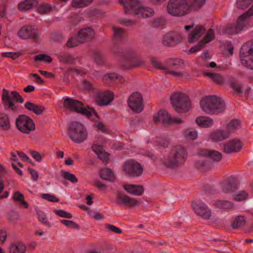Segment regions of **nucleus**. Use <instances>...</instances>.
Instances as JSON below:
<instances>
[{
    "instance_id": "obj_46",
    "label": "nucleus",
    "mask_w": 253,
    "mask_h": 253,
    "mask_svg": "<svg viewBox=\"0 0 253 253\" xmlns=\"http://www.w3.org/2000/svg\"><path fill=\"white\" fill-rule=\"evenodd\" d=\"M61 172L64 179L70 181L72 183H77L78 182V179L75 174L65 170H61Z\"/></svg>"
},
{
    "instance_id": "obj_11",
    "label": "nucleus",
    "mask_w": 253,
    "mask_h": 253,
    "mask_svg": "<svg viewBox=\"0 0 253 253\" xmlns=\"http://www.w3.org/2000/svg\"><path fill=\"white\" fill-rule=\"evenodd\" d=\"M153 121L155 124L161 122L165 126H167L173 123L180 124L183 122L179 118H171L170 115L166 111H160L158 112L157 116L154 117Z\"/></svg>"
},
{
    "instance_id": "obj_23",
    "label": "nucleus",
    "mask_w": 253,
    "mask_h": 253,
    "mask_svg": "<svg viewBox=\"0 0 253 253\" xmlns=\"http://www.w3.org/2000/svg\"><path fill=\"white\" fill-rule=\"evenodd\" d=\"M242 147V145L240 140H233L225 144L224 151L226 153H235L240 151Z\"/></svg>"
},
{
    "instance_id": "obj_5",
    "label": "nucleus",
    "mask_w": 253,
    "mask_h": 253,
    "mask_svg": "<svg viewBox=\"0 0 253 253\" xmlns=\"http://www.w3.org/2000/svg\"><path fill=\"white\" fill-rule=\"evenodd\" d=\"M190 6L186 0H169L167 5L168 12L173 16H182L187 14Z\"/></svg>"
},
{
    "instance_id": "obj_64",
    "label": "nucleus",
    "mask_w": 253,
    "mask_h": 253,
    "mask_svg": "<svg viewBox=\"0 0 253 253\" xmlns=\"http://www.w3.org/2000/svg\"><path fill=\"white\" fill-rule=\"evenodd\" d=\"M28 171L31 174L33 179L34 181H37L39 177V173L37 171L32 168H28Z\"/></svg>"
},
{
    "instance_id": "obj_2",
    "label": "nucleus",
    "mask_w": 253,
    "mask_h": 253,
    "mask_svg": "<svg viewBox=\"0 0 253 253\" xmlns=\"http://www.w3.org/2000/svg\"><path fill=\"white\" fill-rule=\"evenodd\" d=\"M200 106L204 112L210 114L223 113L225 109L224 102L215 95L203 97L200 101Z\"/></svg>"
},
{
    "instance_id": "obj_62",
    "label": "nucleus",
    "mask_w": 253,
    "mask_h": 253,
    "mask_svg": "<svg viewBox=\"0 0 253 253\" xmlns=\"http://www.w3.org/2000/svg\"><path fill=\"white\" fill-rule=\"evenodd\" d=\"M204 46V43L200 42L197 45L191 47L189 51L191 53H194L197 51L200 50Z\"/></svg>"
},
{
    "instance_id": "obj_59",
    "label": "nucleus",
    "mask_w": 253,
    "mask_h": 253,
    "mask_svg": "<svg viewBox=\"0 0 253 253\" xmlns=\"http://www.w3.org/2000/svg\"><path fill=\"white\" fill-rule=\"evenodd\" d=\"M47 57V58H48V62H52V58L50 56L47 55V54H39V55H37L35 56V60L36 61H43V60L44 59V58L45 57Z\"/></svg>"
},
{
    "instance_id": "obj_53",
    "label": "nucleus",
    "mask_w": 253,
    "mask_h": 253,
    "mask_svg": "<svg viewBox=\"0 0 253 253\" xmlns=\"http://www.w3.org/2000/svg\"><path fill=\"white\" fill-rule=\"evenodd\" d=\"M55 212L58 216L64 218H71L72 217V215L70 213L64 210H56L55 211Z\"/></svg>"
},
{
    "instance_id": "obj_47",
    "label": "nucleus",
    "mask_w": 253,
    "mask_h": 253,
    "mask_svg": "<svg viewBox=\"0 0 253 253\" xmlns=\"http://www.w3.org/2000/svg\"><path fill=\"white\" fill-rule=\"evenodd\" d=\"M241 125V122L238 119L232 120L227 125L228 130H233L238 129Z\"/></svg>"
},
{
    "instance_id": "obj_34",
    "label": "nucleus",
    "mask_w": 253,
    "mask_h": 253,
    "mask_svg": "<svg viewBox=\"0 0 253 253\" xmlns=\"http://www.w3.org/2000/svg\"><path fill=\"white\" fill-rule=\"evenodd\" d=\"M0 127L5 130L10 128L9 118L5 113H0Z\"/></svg>"
},
{
    "instance_id": "obj_25",
    "label": "nucleus",
    "mask_w": 253,
    "mask_h": 253,
    "mask_svg": "<svg viewBox=\"0 0 253 253\" xmlns=\"http://www.w3.org/2000/svg\"><path fill=\"white\" fill-rule=\"evenodd\" d=\"M92 149L98 156V158L102 161L104 165H106L109 160V154L105 152L103 148L100 145H93Z\"/></svg>"
},
{
    "instance_id": "obj_37",
    "label": "nucleus",
    "mask_w": 253,
    "mask_h": 253,
    "mask_svg": "<svg viewBox=\"0 0 253 253\" xmlns=\"http://www.w3.org/2000/svg\"><path fill=\"white\" fill-rule=\"evenodd\" d=\"M229 133L221 130H217L211 134V138L214 141H221L227 138Z\"/></svg>"
},
{
    "instance_id": "obj_49",
    "label": "nucleus",
    "mask_w": 253,
    "mask_h": 253,
    "mask_svg": "<svg viewBox=\"0 0 253 253\" xmlns=\"http://www.w3.org/2000/svg\"><path fill=\"white\" fill-rule=\"evenodd\" d=\"M94 61L98 64H100L103 62V55L99 51H94L92 55Z\"/></svg>"
},
{
    "instance_id": "obj_19",
    "label": "nucleus",
    "mask_w": 253,
    "mask_h": 253,
    "mask_svg": "<svg viewBox=\"0 0 253 253\" xmlns=\"http://www.w3.org/2000/svg\"><path fill=\"white\" fill-rule=\"evenodd\" d=\"M206 29L202 25H197L193 28L190 34L188 35V42L193 43L199 40L200 38L205 34Z\"/></svg>"
},
{
    "instance_id": "obj_8",
    "label": "nucleus",
    "mask_w": 253,
    "mask_h": 253,
    "mask_svg": "<svg viewBox=\"0 0 253 253\" xmlns=\"http://www.w3.org/2000/svg\"><path fill=\"white\" fill-rule=\"evenodd\" d=\"M240 54L242 64L253 70V42L243 45L240 49Z\"/></svg>"
},
{
    "instance_id": "obj_43",
    "label": "nucleus",
    "mask_w": 253,
    "mask_h": 253,
    "mask_svg": "<svg viewBox=\"0 0 253 253\" xmlns=\"http://www.w3.org/2000/svg\"><path fill=\"white\" fill-rule=\"evenodd\" d=\"M108 79H109L111 81H114L115 79H118L121 83H123V82L125 81L123 77L114 73L107 74L104 75L103 80L106 82Z\"/></svg>"
},
{
    "instance_id": "obj_33",
    "label": "nucleus",
    "mask_w": 253,
    "mask_h": 253,
    "mask_svg": "<svg viewBox=\"0 0 253 253\" xmlns=\"http://www.w3.org/2000/svg\"><path fill=\"white\" fill-rule=\"evenodd\" d=\"M196 123L203 127H208L212 125V120L210 118L206 116L198 117L196 120Z\"/></svg>"
},
{
    "instance_id": "obj_16",
    "label": "nucleus",
    "mask_w": 253,
    "mask_h": 253,
    "mask_svg": "<svg viewBox=\"0 0 253 253\" xmlns=\"http://www.w3.org/2000/svg\"><path fill=\"white\" fill-rule=\"evenodd\" d=\"M120 2L125 8V13L130 14H136L142 4L139 0H120Z\"/></svg>"
},
{
    "instance_id": "obj_26",
    "label": "nucleus",
    "mask_w": 253,
    "mask_h": 253,
    "mask_svg": "<svg viewBox=\"0 0 253 253\" xmlns=\"http://www.w3.org/2000/svg\"><path fill=\"white\" fill-rule=\"evenodd\" d=\"M126 191L132 195L140 196L144 192V187L142 185L128 184L124 186Z\"/></svg>"
},
{
    "instance_id": "obj_52",
    "label": "nucleus",
    "mask_w": 253,
    "mask_h": 253,
    "mask_svg": "<svg viewBox=\"0 0 253 253\" xmlns=\"http://www.w3.org/2000/svg\"><path fill=\"white\" fill-rule=\"evenodd\" d=\"M88 214L89 216L96 220L104 219L103 215L98 212L89 211H88Z\"/></svg>"
},
{
    "instance_id": "obj_48",
    "label": "nucleus",
    "mask_w": 253,
    "mask_h": 253,
    "mask_svg": "<svg viewBox=\"0 0 253 253\" xmlns=\"http://www.w3.org/2000/svg\"><path fill=\"white\" fill-rule=\"evenodd\" d=\"M151 62L153 66L157 69H159L162 70H167L168 69L167 64L165 65L161 62L158 61L155 58H152Z\"/></svg>"
},
{
    "instance_id": "obj_41",
    "label": "nucleus",
    "mask_w": 253,
    "mask_h": 253,
    "mask_svg": "<svg viewBox=\"0 0 253 253\" xmlns=\"http://www.w3.org/2000/svg\"><path fill=\"white\" fill-rule=\"evenodd\" d=\"M53 10V7L51 4L47 3H43L39 6L38 11L41 14H47Z\"/></svg>"
},
{
    "instance_id": "obj_29",
    "label": "nucleus",
    "mask_w": 253,
    "mask_h": 253,
    "mask_svg": "<svg viewBox=\"0 0 253 253\" xmlns=\"http://www.w3.org/2000/svg\"><path fill=\"white\" fill-rule=\"evenodd\" d=\"M57 56L59 61L63 63L73 64L75 61L73 55L67 52H61Z\"/></svg>"
},
{
    "instance_id": "obj_22",
    "label": "nucleus",
    "mask_w": 253,
    "mask_h": 253,
    "mask_svg": "<svg viewBox=\"0 0 253 253\" xmlns=\"http://www.w3.org/2000/svg\"><path fill=\"white\" fill-rule=\"evenodd\" d=\"M251 222H217L216 226L223 228L227 231L237 229H243L245 230V223Z\"/></svg>"
},
{
    "instance_id": "obj_18",
    "label": "nucleus",
    "mask_w": 253,
    "mask_h": 253,
    "mask_svg": "<svg viewBox=\"0 0 253 253\" xmlns=\"http://www.w3.org/2000/svg\"><path fill=\"white\" fill-rule=\"evenodd\" d=\"M118 202L120 205L132 208L139 204V202L136 199L130 198L125 195H119L117 197Z\"/></svg>"
},
{
    "instance_id": "obj_4",
    "label": "nucleus",
    "mask_w": 253,
    "mask_h": 253,
    "mask_svg": "<svg viewBox=\"0 0 253 253\" xmlns=\"http://www.w3.org/2000/svg\"><path fill=\"white\" fill-rule=\"evenodd\" d=\"M68 132L70 139L76 143L83 142L87 139L88 135L85 126L78 122H73L70 125Z\"/></svg>"
},
{
    "instance_id": "obj_30",
    "label": "nucleus",
    "mask_w": 253,
    "mask_h": 253,
    "mask_svg": "<svg viewBox=\"0 0 253 253\" xmlns=\"http://www.w3.org/2000/svg\"><path fill=\"white\" fill-rule=\"evenodd\" d=\"M26 247L21 242L12 243L9 247V253H25Z\"/></svg>"
},
{
    "instance_id": "obj_54",
    "label": "nucleus",
    "mask_w": 253,
    "mask_h": 253,
    "mask_svg": "<svg viewBox=\"0 0 253 253\" xmlns=\"http://www.w3.org/2000/svg\"><path fill=\"white\" fill-rule=\"evenodd\" d=\"M42 198L50 202H58L59 199L52 195L49 194H43L42 195Z\"/></svg>"
},
{
    "instance_id": "obj_63",
    "label": "nucleus",
    "mask_w": 253,
    "mask_h": 253,
    "mask_svg": "<svg viewBox=\"0 0 253 253\" xmlns=\"http://www.w3.org/2000/svg\"><path fill=\"white\" fill-rule=\"evenodd\" d=\"M82 87L84 90H90L92 89V84L88 81L84 80L82 83Z\"/></svg>"
},
{
    "instance_id": "obj_57",
    "label": "nucleus",
    "mask_w": 253,
    "mask_h": 253,
    "mask_svg": "<svg viewBox=\"0 0 253 253\" xmlns=\"http://www.w3.org/2000/svg\"><path fill=\"white\" fill-rule=\"evenodd\" d=\"M2 57H9L13 59H15L20 56V54L18 52H7L2 53Z\"/></svg>"
},
{
    "instance_id": "obj_20",
    "label": "nucleus",
    "mask_w": 253,
    "mask_h": 253,
    "mask_svg": "<svg viewBox=\"0 0 253 253\" xmlns=\"http://www.w3.org/2000/svg\"><path fill=\"white\" fill-rule=\"evenodd\" d=\"M222 191L224 193L234 192L237 188V183L234 178L230 177L220 184Z\"/></svg>"
},
{
    "instance_id": "obj_42",
    "label": "nucleus",
    "mask_w": 253,
    "mask_h": 253,
    "mask_svg": "<svg viewBox=\"0 0 253 253\" xmlns=\"http://www.w3.org/2000/svg\"><path fill=\"white\" fill-rule=\"evenodd\" d=\"M13 200L19 202V203L23 205L25 208H28V204L24 201V195L19 192H16L13 194Z\"/></svg>"
},
{
    "instance_id": "obj_35",
    "label": "nucleus",
    "mask_w": 253,
    "mask_h": 253,
    "mask_svg": "<svg viewBox=\"0 0 253 253\" xmlns=\"http://www.w3.org/2000/svg\"><path fill=\"white\" fill-rule=\"evenodd\" d=\"M213 205L216 208L223 210L231 209L234 207V204L232 202L226 200H218Z\"/></svg>"
},
{
    "instance_id": "obj_28",
    "label": "nucleus",
    "mask_w": 253,
    "mask_h": 253,
    "mask_svg": "<svg viewBox=\"0 0 253 253\" xmlns=\"http://www.w3.org/2000/svg\"><path fill=\"white\" fill-rule=\"evenodd\" d=\"M168 69L169 68L179 69H182L184 67V61L179 58L169 59L166 61Z\"/></svg>"
},
{
    "instance_id": "obj_6",
    "label": "nucleus",
    "mask_w": 253,
    "mask_h": 253,
    "mask_svg": "<svg viewBox=\"0 0 253 253\" xmlns=\"http://www.w3.org/2000/svg\"><path fill=\"white\" fill-rule=\"evenodd\" d=\"M170 101L174 110L178 112H188L191 108L189 98L184 93L176 92L170 97Z\"/></svg>"
},
{
    "instance_id": "obj_13",
    "label": "nucleus",
    "mask_w": 253,
    "mask_h": 253,
    "mask_svg": "<svg viewBox=\"0 0 253 253\" xmlns=\"http://www.w3.org/2000/svg\"><path fill=\"white\" fill-rule=\"evenodd\" d=\"M129 107L135 113H140L143 109V99L138 92H133L128 99Z\"/></svg>"
},
{
    "instance_id": "obj_1",
    "label": "nucleus",
    "mask_w": 253,
    "mask_h": 253,
    "mask_svg": "<svg viewBox=\"0 0 253 253\" xmlns=\"http://www.w3.org/2000/svg\"><path fill=\"white\" fill-rule=\"evenodd\" d=\"M186 149L181 145L173 146L169 156L164 161V165L170 168H175L183 165L187 158Z\"/></svg>"
},
{
    "instance_id": "obj_31",
    "label": "nucleus",
    "mask_w": 253,
    "mask_h": 253,
    "mask_svg": "<svg viewBox=\"0 0 253 253\" xmlns=\"http://www.w3.org/2000/svg\"><path fill=\"white\" fill-rule=\"evenodd\" d=\"M113 99V93L111 91H107L102 94L98 100V104L100 106L107 105Z\"/></svg>"
},
{
    "instance_id": "obj_40",
    "label": "nucleus",
    "mask_w": 253,
    "mask_h": 253,
    "mask_svg": "<svg viewBox=\"0 0 253 253\" xmlns=\"http://www.w3.org/2000/svg\"><path fill=\"white\" fill-rule=\"evenodd\" d=\"M93 0H73L72 6L75 8H81L87 6Z\"/></svg>"
},
{
    "instance_id": "obj_32",
    "label": "nucleus",
    "mask_w": 253,
    "mask_h": 253,
    "mask_svg": "<svg viewBox=\"0 0 253 253\" xmlns=\"http://www.w3.org/2000/svg\"><path fill=\"white\" fill-rule=\"evenodd\" d=\"M25 108L31 111L37 115H40L44 110V108L30 102H27L25 104Z\"/></svg>"
},
{
    "instance_id": "obj_12",
    "label": "nucleus",
    "mask_w": 253,
    "mask_h": 253,
    "mask_svg": "<svg viewBox=\"0 0 253 253\" xmlns=\"http://www.w3.org/2000/svg\"><path fill=\"white\" fill-rule=\"evenodd\" d=\"M124 170L126 173L131 176L138 177L142 174L143 168L137 162L129 160L125 163Z\"/></svg>"
},
{
    "instance_id": "obj_58",
    "label": "nucleus",
    "mask_w": 253,
    "mask_h": 253,
    "mask_svg": "<svg viewBox=\"0 0 253 253\" xmlns=\"http://www.w3.org/2000/svg\"><path fill=\"white\" fill-rule=\"evenodd\" d=\"M113 30L114 31V35L115 37H120L124 34V31L121 28L114 27Z\"/></svg>"
},
{
    "instance_id": "obj_39",
    "label": "nucleus",
    "mask_w": 253,
    "mask_h": 253,
    "mask_svg": "<svg viewBox=\"0 0 253 253\" xmlns=\"http://www.w3.org/2000/svg\"><path fill=\"white\" fill-rule=\"evenodd\" d=\"M206 76L209 77L212 81L218 84H221L224 82V78L220 75L215 73H206Z\"/></svg>"
},
{
    "instance_id": "obj_15",
    "label": "nucleus",
    "mask_w": 253,
    "mask_h": 253,
    "mask_svg": "<svg viewBox=\"0 0 253 253\" xmlns=\"http://www.w3.org/2000/svg\"><path fill=\"white\" fill-rule=\"evenodd\" d=\"M182 39L180 33L171 31L168 32L164 36L163 43L166 46H173L180 43Z\"/></svg>"
},
{
    "instance_id": "obj_61",
    "label": "nucleus",
    "mask_w": 253,
    "mask_h": 253,
    "mask_svg": "<svg viewBox=\"0 0 253 253\" xmlns=\"http://www.w3.org/2000/svg\"><path fill=\"white\" fill-rule=\"evenodd\" d=\"M120 23L125 26H132L136 24L134 20L122 19L120 20Z\"/></svg>"
},
{
    "instance_id": "obj_21",
    "label": "nucleus",
    "mask_w": 253,
    "mask_h": 253,
    "mask_svg": "<svg viewBox=\"0 0 253 253\" xmlns=\"http://www.w3.org/2000/svg\"><path fill=\"white\" fill-rule=\"evenodd\" d=\"M199 155L210 158L214 162H219L222 157L218 151L212 150L204 149L198 152Z\"/></svg>"
},
{
    "instance_id": "obj_27",
    "label": "nucleus",
    "mask_w": 253,
    "mask_h": 253,
    "mask_svg": "<svg viewBox=\"0 0 253 253\" xmlns=\"http://www.w3.org/2000/svg\"><path fill=\"white\" fill-rule=\"evenodd\" d=\"M38 1L37 0H25L18 4V9L20 11H27L37 6Z\"/></svg>"
},
{
    "instance_id": "obj_60",
    "label": "nucleus",
    "mask_w": 253,
    "mask_h": 253,
    "mask_svg": "<svg viewBox=\"0 0 253 253\" xmlns=\"http://www.w3.org/2000/svg\"><path fill=\"white\" fill-rule=\"evenodd\" d=\"M105 227L109 230L115 233H121L122 232V230L120 228L109 224H106Z\"/></svg>"
},
{
    "instance_id": "obj_55",
    "label": "nucleus",
    "mask_w": 253,
    "mask_h": 253,
    "mask_svg": "<svg viewBox=\"0 0 253 253\" xmlns=\"http://www.w3.org/2000/svg\"><path fill=\"white\" fill-rule=\"evenodd\" d=\"M248 193L245 191H242L234 197V199L237 201H241L246 199Z\"/></svg>"
},
{
    "instance_id": "obj_44",
    "label": "nucleus",
    "mask_w": 253,
    "mask_h": 253,
    "mask_svg": "<svg viewBox=\"0 0 253 253\" xmlns=\"http://www.w3.org/2000/svg\"><path fill=\"white\" fill-rule=\"evenodd\" d=\"M183 134L185 138L191 140H195L198 136L197 131L192 128L185 130Z\"/></svg>"
},
{
    "instance_id": "obj_51",
    "label": "nucleus",
    "mask_w": 253,
    "mask_h": 253,
    "mask_svg": "<svg viewBox=\"0 0 253 253\" xmlns=\"http://www.w3.org/2000/svg\"><path fill=\"white\" fill-rule=\"evenodd\" d=\"M214 38V32L211 29H210L207 33L206 34L205 38L203 39V41H201L204 44L208 43L211 41Z\"/></svg>"
},
{
    "instance_id": "obj_38",
    "label": "nucleus",
    "mask_w": 253,
    "mask_h": 253,
    "mask_svg": "<svg viewBox=\"0 0 253 253\" xmlns=\"http://www.w3.org/2000/svg\"><path fill=\"white\" fill-rule=\"evenodd\" d=\"M100 177L104 180H113L114 174L110 169H103L101 170L100 174Z\"/></svg>"
},
{
    "instance_id": "obj_45",
    "label": "nucleus",
    "mask_w": 253,
    "mask_h": 253,
    "mask_svg": "<svg viewBox=\"0 0 253 253\" xmlns=\"http://www.w3.org/2000/svg\"><path fill=\"white\" fill-rule=\"evenodd\" d=\"M206 1V0H193L190 4H188L190 6V9L198 10L203 6Z\"/></svg>"
},
{
    "instance_id": "obj_3",
    "label": "nucleus",
    "mask_w": 253,
    "mask_h": 253,
    "mask_svg": "<svg viewBox=\"0 0 253 253\" xmlns=\"http://www.w3.org/2000/svg\"><path fill=\"white\" fill-rule=\"evenodd\" d=\"M1 100L5 110H11L14 112H16L18 108V106L15 105V102H18L20 103L24 102V99L17 91H12L10 92L5 88L2 90Z\"/></svg>"
},
{
    "instance_id": "obj_24",
    "label": "nucleus",
    "mask_w": 253,
    "mask_h": 253,
    "mask_svg": "<svg viewBox=\"0 0 253 253\" xmlns=\"http://www.w3.org/2000/svg\"><path fill=\"white\" fill-rule=\"evenodd\" d=\"M94 36V30L89 27L81 29L78 32V37L82 43L91 40Z\"/></svg>"
},
{
    "instance_id": "obj_10",
    "label": "nucleus",
    "mask_w": 253,
    "mask_h": 253,
    "mask_svg": "<svg viewBox=\"0 0 253 253\" xmlns=\"http://www.w3.org/2000/svg\"><path fill=\"white\" fill-rule=\"evenodd\" d=\"M191 206L195 213L204 220H211V211L203 202L197 200L193 202Z\"/></svg>"
},
{
    "instance_id": "obj_14",
    "label": "nucleus",
    "mask_w": 253,
    "mask_h": 253,
    "mask_svg": "<svg viewBox=\"0 0 253 253\" xmlns=\"http://www.w3.org/2000/svg\"><path fill=\"white\" fill-rule=\"evenodd\" d=\"M17 35L20 38L23 40L32 38L35 41H37L39 39L37 29L32 26L22 27L18 32Z\"/></svg>"
},
{
    "instance_id": "obj_50",
    "label": "nucleus",
    "mask_w": 253,
    "mask_h": 253,
    "mask_svg": "<svg viewBox=\"0 0 253 253\" xmlns=\"http://www.w3.org/2000/svg\"><path fill=\"white\" fill-rule=\"evenodd\" d=\"M81 43H82L80 42V40H79L78 38V39H76L75 38L71 37L67 42L66 45L68 47L72 48L77 46Z\"/></svg>"
},
{
    "instance_id": "obj_36",
    "label": "nucleus",
    "mask_w": 253,
    "mask_h": 253,
    "mask_svg": "<svg viewBox=\"0 0 253 253\" xmlns=\"http://www.w3.org/2000/svg\"><path fill=\"white\" fill-rule=\"evenodd\" d=\"M153 13L154 11L152 9L147 7H143L142 5L138 11L136 12L135 15H139L142 18H146L151 16Z\"/></svg>"
},
{
    "instance_id": "obj_56",
    "label": "nucleus",
    "mask_w": 253,
    "mask_h": 253,
    "mask_svg": "<svg viewBox=\"0 0 253 253\" xmlns=\"http://www.w3.org/2000/svg\"><path fill=\"white\" fill-rule=\"evenodd\" d=\"M66 227L73 230H79L81 226L77 222H62Z\"/></svg>"
},
{
    "instance_id": "obj_7",
    "label": "nucleus",
    "mask_w": 253,
    "mask_h": 253,
    "mask_svg": "<svg viewBox=\"0 0 253 253\" xmlns=\"http://www.w3.org/2000/svg\"><path fill=\"white\" fill-rule=\"evenodd\" d=\"M63 105L66 109L74 111L87 117L92 116V114L95 115L97 114L95 111L92 108H84L83 107L84 105L82 102L70 98L65 99Z\"/></svg>"
},
{
    "instance_id": "obj_17",
    "label": "nucleus",
    "mask_w": 253,
    "mask_h": 253,
    "mask_svg": "<svg viewBox=\"0 0 253 253\" xmlns=\"http://www.w3.org/2000/svg\"><path fill=\"white\" fill-rule=\"evenodd\" d=\"M245 14L241 15L238 19L236 24H229L227 25L224 30L225 33L233 35L238 34L239 32L241 31L247 21L245 19Z\"/></svg>"
},
{
    "instance_id": "obj_9",
    "label": "nucleus",
    "mask_w": 253,
    "mask_h": 253,
    "mask_svg": "<svg viewBox=\"0 0 253 253\" xmlns=\"http://www.w3.org/2000/svg\"><path fill=\"white\" fill-rule=\"evenodd\" d=\"M17 129L24 133L28 134L35 129V125L33 120L26 115H20L16 119Z\"/></svg>"
}]
</instances>
